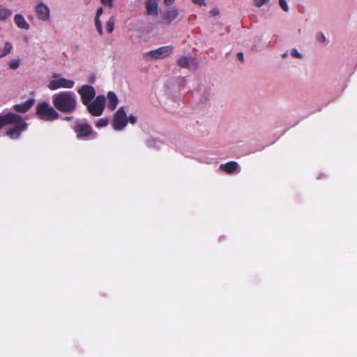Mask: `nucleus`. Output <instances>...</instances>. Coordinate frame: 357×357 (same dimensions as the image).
I'll list each match as a JSON object with an SVG mask.
<instances>
[{
    "mask_svg": "<svg viewBox=\"0 0 357 357\" xmlns=\"http://www.w3.org/2000/svg\"><path fill=\"white\" fill-rule=\"evenodd\" d=\"M237 58L241 61L242 62H243V54L242 52H238L237 54Z\"/></svg>",
    "mask_w": 357,
    "mask_h": 357,
    "instance_id": "obj_33",
    "label": "nucleus"
},
{
    "mask_svg": "<svg viewBox=\"0 0 357 357\" xmlns=\"http://www.w3.org/2000/svg\"><path fill=\"white\" fill-rule=\"evenodd\" d=\"M107 98L109 100V102L107 103V107L111 111L114 110L116 108L118 102H119V100H118L116 95L115 94L114 92L109 91L107 93Z\"/></svg>",
    "mask_w": 357,
    "mask_h": 357,
    "instance_id": "obj_17",
    "label": "nucleus"
},
{
    "mask_svg": "<svg viewBox=\"0 0 357 357\" xmlns=\"http://www.w3.org/2000/svg\"><path fill=\"white\" fill-rule=\"evenodd\" d=\"M17 114L13 112H8L4 115H0V129L6 125L12 124V122L15 121V118Z\"/></svg>",
    "mask_w": 357,
    "mask_h": 357,
    "instance_id": "obj_14",
    "label": "nucleus"
},
{
    "mask_svg": "<svg viewBox=\"0 0 357 357\" xmlns=\"http://www.w3.org/2000/svg\"><path fill=\"white\" fill-rule=\"evenodd\" d=\"M176 0H164L165 5L169 6H172Z\"/></svg>",
    "mask_w": 357,
    "mask_h": 357,
    "instance_id": "obj_32",
    "label": "nucleus"
},
{
    "mask_svg": "<svg viewBox=\"0 0 357 357\" xmlns=\"http://www.w3.org/2000/svg\"><path fill=\"white\" fill-rule=\"evenodd\" d=\"M291 55L293 56V57H295V58H298V59H301L302 57V55L300 52H298V51L294 48L291 52Z\"/></svg>",
    "mask_w": 357,
    "mask_h": 357,
    "instance_id": "obj_28",
    "label": "nucleus"
},
{
    "mask_svg": "<svg viewBox=\"0 0 357 357\" xmlns=\"http://www.w3.org/2000/svg\"><path fill=\"white\" fill-rule=\"evenodd\" d=\"M105 100L104 96H98L93 101L86 105L88 112L93 116H101L105 107Z\"/></svg>",
    "mask_w": 357,
    "mask_h": 357,
    "instance_id": "obj_6",
    "label": "nucleus"
},
{
    "mask_svg": "<svg viewBox=\"0 0 357 357\" xmlns=\"http://www.w3.org/2000/svg\"><path fill=\"white\" fill-rule=\"evenodd\" d=\"M13 49V45L10 42H6L5 43L3 49L0 47V58L3 57L9 54Z\"/></svg>",
    "mask_w": 357,
    "mask_h": 357,
    "instance_id": "obj_18",
    "label": "nucleus"
},
{
    "mask_svg": "<svg viewBox=\"0 0 357 357\" xmlns=\"http://www.w3.org/2000/svg\"><path fill=\"white\" fill-rule=\"evenodd\" d=\"M54 107L61 113H73L77 107V100L75 93L70 91H63L52 96Z\"/></svg>",
    "mask_w": 357,
    "mask_h": 357,
    "instance_id": "obj_1",
    "label": "nucleus"
},
{
    "mask_svg": "<svg viewBox=\"0 0 357 357\" xmlns=\"http://www.w3.org/2000/svg\"><path fill=\"white\" fill-rule=\"evenodd\" d=\"M115 19L112 16L106 22V29L108 33H112L114 29Z\"/></svg>",
    "mask_w": 357,
    "mask_h": 357,
    "instance_id": "obj_20",
    "label": "nucleus"
},
{
    "mask_svg": "<svg viewBox=\"0 0 357 357\" xmlns=\"http://www.w3.org/2000/svg\"><path fill=\"white\" fill-rule=\"evenodd\" d=\"M270 0H254V5L257 8L261 7L264 4L268 3Z\"/></svg>",
    "mask_w": 357,
    "mask_h": 357,
    "instance_id": "obj_25",
    "label": "nucleus"
},
{
    "mask_svg": "<svg viewBox=\"0 0 357 357\" xmlns=\"http://www.w3.org/2000/svg\"><path fill=\"white\" fill-rule=\"evenodd\" d=\"M108 123L109 121L107 118H102L98 119L95 124L96 126L98 128H102L107 126L108 125Z\"/></svg>",
    "mask_w": 357,
    "mask_h": 357,
    "instance_id": "obj_23",
    "label": "nucleus"
},
{
    "mask_svg": "<svg viewBox=\"0 0 357 357\" xmlns=\"http://www.w3.org/2000/svg\"><path fill=\"white\" fill-rule=\"evenodd\" d=\"M278 1H279V4H280V6L281 7V8L284 11L287 12L289 10V8H288V5H287L286 0H278Z\"/></svg>",
    "mask_w": 357,
    "mask_h": 357,
    "instance_id": "obj_26",
    "label": "nucleus"
},
{
    "mask_svg": "<svg viewBox=\"0 0 357 357\" xmlns=\"http://www.w3.org/2000/svg\"><path fill=\"white\" fill-rule=\"evenodd\" d=\"M174 50V47L172 45L160 47L156 50H151L147 53L152 58L155 59H163L169 56Z\"/></svg>",
    "mask_w": 357,
    "mask_h": 357,
    "instance_id": "obj_9",
    "label": "nucleus"
},
{
    "mask_svg": "<svg viewBox=\"0 0 357 357\" xmlns=\"http://www.w3.org/2000/svg\"><path fill=\"white\" fill-rule=\"evenodd\" d=\"M238 167V164L235 161H229L225 164H221L220 169L224 170L227 174H233Z\"/></svg>",
    "mask_w": 357,
    "mask_h": 357,
    "instance_id": "obj_15",
    "label": "nucleus"
},
{
    "mask_svg": "<svg viewBox=\"0 0 357 357\" xmlns=\"http://www.w3.org/2000/svg\"><path fill=\"white\" fill-rule=\"evenodd\" d=\"M144 5L147 15L155 16L158 14V4L156 0H146Z\"/></svg>",
    "mask_w": 357,
    "mask_h": 357,
    "instance_id": "obj_12",
    "label": "nucleus"
},
{
    "mask_svg": "<svg viewBox=\"0 0 357 357\" xmlns=\"http://www.w3.org/2000/svg\"><path fill=\"white\" fill-rule=\"evenodd\" d=\"M52 77L54 79H52L48 84V88L51 91L57 90L60 88L72 89L75 86V82L73 80L61 77L59 74H53Z\"/></svg>",
    "mask_w": 357,
    "mask_h": 357,
    "instance_id": "obj_5",
    "label": "nucleus"
},
{
    "mask_svg": "<svg viewBox=\"0 0 357 357\" xmlns=\"http://www.w3.org/2000/svg\"><path fill=\"white\" fill-rule=\"evenodd\" d=\"M103 13V8L100 7L97 9L95 19H100V16Z\"/></svg>",
    "mask_w": 357,
    "mask_h": 357,
    "instance_id": "obj_30",
    "label": "nucleus"
},
{
    "mask_svg": "<svg viewBox=\"0 0 357 357\" xmlns=\"http://www.w3.org/2000/svg\"><path fill=\"white\" fill-rule=\"evenodd\" d=\"M73 119V116H66L63 118L66 121H71Z\"/></svg>",
    "mask_w": 357,
    "mask_h": 357,
    "instance_id": "obj_34",
    "label": "nucleus"
},
{
    "mask_svg": "<svg viewBox=\"0 0 357 357\" xmlns=\"http://www.w3.org/2000/svg\"><path fill=\"white\" fill-rule=\"evenodd\" d=\"M36 100L33 98L28 99L26 101L16 104L13 106L14 111L18 113H26L34 105Z\"/></svg>",
    "mask_w": 357,
    "mask_h": 357,
    "instance_id": "obj_10",
    "label": "nucleus"
},
{
    "mask_svg": "<svg viewBox=\"0 0 357 357\" xmlns=\"http://www.w3.org/2000/svg\"><path fill=\"white\" fill-rule=\"evenodd\" d=\"M12 10L0 6V21H3L12 15Z\"/></svg>",
    "mask_w": 357,
    "mask_h": 357,
    "instance_id": "obj_19",
    "label": "nucleus"
},
{
    "mask_svg": "<svg viewBox=\"0 0 357 357\" xmlns=\"http://www.w3.org/2000/svg\"><path fill=\"white\" fill-rule=\"evenodd\" d=\"M73 130L76 134V137L79 139H89L95 138L97 135L96 132L93 130L92 126L88 123L77 121L73 126Z\"/></svg>",
    "mask_w": 357,
    "mask_h": 357,
    "instance_id": "obj_3",
    "label": "nucleus"
},
{
    "mask_svg": "<svg viewBox=\"0 0 357 357\" xmlns=\"http://www.w3.org/2000/svg\"><path fill=\"white\" fill-rule=\"evenodd\" d=\"M213 15H216V14H218V12H216L215 10H213Z\"/></svg>",
    "mask_w": 357,
    "mask_h": 357,
    "instance_id": "obj_36",
    "label": "nucleus"
},
{
    "mask_svg": "<svg viewBox=\"0 0 357 357\" xmlns=\"http://www.w3.org/2000/svg\"><path fill=\"white\" fill-rule=\"evenodd\" d=\"M14 22L15 24L20 29H29V24L26 21L25 18L22 14H16L14 16Z\"/></svg>",
    "mask_w": 357,
    "mask_h": 357,
    "instance_id": "obj_16",
    "label": "nucleus"
},
{
    "mask_svg": "<svg viewBox=\"0 0 357 357\" xmlns=\"http://www.w3.org/2000/svg\"><path fill=\"white\" fill-rule=\"evenodd\" d=\"M128 124V117L123 107H121L114 115L112 126L116 130H121Z\"/></svg>",
    "mask_w": 357,
    "mask_h": 357,
    "instance_id": "obj_7",
    "label": "nucleus"
},
{
    "mask_svg": "<svg viewBox=\"0 0 357 357\" xmlns=\"http://www.w3.org/2000/svg\"><path fill=\"white\" fill-rule=\"evenodd\" d=\"M20 64V59H12L8 62V66L10 69L15 70L17 69Z\"/></svg>",
    "mask_w": 357,
    "mask_h": 357,
    "instance_id": "obj_22",
    "label": "nucleus"
},
{
    "mask_svg": "<svg viewBox=\"0 0 357 357\" xmlns=\"http://www.w3.org/2000/svg\"><path fill=\"white\" fill-rule=\"evenodd\" d=\"M128 122L134 125L137 122V118L133 115H130L129 117H128Z\"/></svg>",
    "mask_w": 357,
    "mask_h": 357,
    "instance_id": "obj_29",
    "label": "nucleus"
},
{
    "mask_svg": "<svg viewBox=\"0 0 357 357\" xmlns=\"http://www.w3.org/2000/svg\"><path fill=\"white\" fill-rule=\"evenodd\" d=\"M77 92L80 96L82 104L85 106L92 102L96 96L95 89L89 84L82 85Z\"/></svg>",
    "mask_w": 357,
    "mask_h": 357,
    "instance_id": "obj_8",
    "label": "nucleus"
},
{
    "mask_svg": "<svg viewBox=\"0 0 357 357\" xmlns=\"http://www.w3.org/2000/svg\"><path fill=\"white\" fill-rule=\"evenodd\" d=\"M192 1L194 3L197 4L199 6H202V5H204L205 4V0H192Z\"/></svg>",
    "mask_w": 357,
    "mask_h": 357,
    "instance_id": "obj_31",
    "label": "nucleus"
},
{
    "mask_svg": "<svg viewBox=\"0 0 357 357\" xmlns=\"http://www.w3.org/2000/svg\"><path fill=\"white\" fill-rule=\"evenodd\" d=\"M179 12L177 9L173 8L167 10L162 17L163 22L166 24H170L178 17Z\"/></svg>",
    "mask_w": 357,
    "mask_h": 357,
    "instance_id": "obj_13",
    "label": "nucleus"
},
{
    "mask_svg": "<svg viewBox=\"0 0 357 357\" xmlns=\"http://www.w3.org/2000/svg\"><path fill=\"white\" fill-rule=\"evenodd\" d=\"M35 115L38 119L45 121H52L59 117V114L56 108L45 101L37 104Z\"/></svg>",
    "mask_w": 357,
    "mask_h": 357,
    "instance_id": "obj_2",
    "label": "nucleus"
},
{
    "mask_svg": "<svg viewBox=\"0 0 357 357\" xmlns=\"http://www.w3.org/2000/svg\"><path fill=\"white\" fill-rule=\"evenodd\" d=\"M16 116L17 118H15V121L11 124L13 126L6 131V135L13 139H18L28 126V124L21 116L16 114Z\"/></svg>",
    "mask_w": 357,
    "mask_h": 357,
    "instance_id": "obj_4",
    "label": "nucleus"
},
{
    "mask_svg": "<svg viewBox=\"0 0 357 357\" xmlns=\"http://www.w3.org/2000/svg\"><path fill=\"white\" fill-rule=\"evenodd\" d=\"M36 13L38 17L43 21H46L50 18V9L43 3H40L36 7Z\"/></svg>",
    "mask_w": 357,
    "mask_h": 357,
    "instance_id": "obj_11",
    "label": "nucleus"
},
{
    "mask_svg": "<svg viewBox=\"0 0 357 357\" xmlns=\"http://www.w3.org/2000/svg\"><path fill=\"white\" fill-rule=\"evenodd\" d=\"M320 36H321V39H322V40L324 41L326 39L324 35L321 33Z\"/></svg>",
    "mask_w": 357,
    "mask_h": 357,
    "instance_id": "obj_35",
    "label": "nucleus"
},
{
    "mask_svg": "<svg viewBox=\"0 0 357 357\" xmlns=\"http://www.w3.org/2000/svg\"><path fill=\"white\" fill-rule=\"evenodd\" d=\"M178 64L182 68H188L190 66L189 60L185 56H181L178 61Z\"/></svg>",
    "mask_w": 357,
    "mask_h": 357,
    "instance_id": "obj_21",
    "label": "nucleus"
},
{
    "mask_svg": "<svg viewBox=\"0 0 357 357\" xmlns=\"http://www.w3.org/2000/svg\"><path fill=\"white\" fill-rule=\"evenodd\" d=\"M95 25L100 35H102V27L100 19H95Z\"/></svg>",
    "mask_w": 357,
    "mask_h": 357,
    "instance_id": "obj_24",
    "label": "nucleus"
},
{
    "mask_svg": "<svg viewBox=\"0 0 357 357\" xmlns=\"http://www.w3.org/2000/svg\"><path fill=\"white\" fill-rule=\"evenodd\" d=\"M114 0H100L102 4H103L105 6H107L108 8H112L114 6Z\"/></svg>",
    "mask_w": 357,
    "mask_h": 357,
    "instance_id": "obj_27",
    "label": "nucleus"
}]
</instances>
